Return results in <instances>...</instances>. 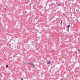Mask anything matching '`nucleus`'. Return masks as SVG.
Wrapping results in <instances>:
<instances>
[{
	"instance_id": "f03ea898",
	"label": "nucleus",
	"mask_w": 80,
	"mask_h": 80,
	"mask_svg": "<svg viewBox=\"0 0 80 80\" xmlns=\"http://www.w3.org/2000/svg\"><path fill=\"white\" fill-rule=\"evenodd\" d=\"M47 64H50V61H49L48 62H47Z\"/></svg>"
},
{
	"instance_id": "f257e3e1",
	"label": "nucleus",
	"mask_w": 80,
	"mask_h": 80,
	"mask_svg": "<svg viewBox=\"0 0 80 80\" xmlns=\"http://www.w3.org/2000/svg\"><path fill=\"white\" fill-rule=\"evenodd\" d=\"M31 65H32V67H35V66L34 65V64H33V63H31Z\"/></svg>"
},
{
	"instance_id": "6e6552de",
	"label": "nucleus",
	"mask_w": 80,
	"mask_h": 80,
	"mask_svg": "<svg viewBox=\"0 0 80 80\" xmlns=\"http://www.w3.org/2000/svg\"><path fill=\"white\" fill-rule=\"evenodd\" d=\"M62 21H61V24H62Z\"/></svg>"
},
{
	"instance_id": "39448f33",
	"label": "nucleus",
	"mask_w": 80,
	"mask_h": 80,
	"mask_svg": "<svg viewBox=\"0 0 80 80\" xmlns=\"http://www.w3.org/2000/svg\"><path fill=\"white\" fill-rule=\"evenodd\" d=\"M37 24H38V25H39V22H37Z\"/></svg>"
},
{
	"instance_id": "9d476101",
	"label": "nucleus",
	"mask_w": 80,
	"mask_h": 80,
	"mask_svg": "<svg viewBox=\"0 0 80 80\" xmlns=\"http://www.w3.org/2000/svg\"><path fill=\"white\" fill-rule=\"evenodd\" d=\"M29 64H31L30 62H29Z\"/></svg>"
},
{
	"instance_id": "7ed1b4c3",
	"label": "nucleus",
	"mask_w": 80,
	"mask_h": 80,
	"mask_svg": "<svg viewBox=\"0 0 80 80\" xmlns=\"http://www.w3.org/2000/svg\"><path fill=\"white\" fill-rule=\"evenodd\" d=\"M70 26V25L69 24L67 26V28H69Z\"/></svg>"
},
{
	"instance_id": "1a4fd4ad",
	"label": "nucleus",
	"mask_w": 80,
	"mask_h": 80,
	"mask_svg": "<svg viewBox=\"0 0 80 80\" xmlns=\"http://www.w3.org/2000/svg\"><path fill=\"white\" fill-rule=\"evenodd\" d=\"M78 52H80V49H78Z\"/></svg>"
},
{
	"instance_id": "0eeeda50",
	"label": "nucleus",
	"mask_w": 80,
	"mask_h": 80,
	"mask_svg": "<svg viewBox=\"0 0 80 80\" xmlns=\"http://www.w3.org/2000/svg\"><path fill=\"white\" fill-rule=\"evenodd\" d=\"M63 15H64V16H65V13H63Z\"/></svg>"
},
{
	"instance_id": "20e7f679",
	"label": "nucleus",
	"mask_w": 80,
	"mask_h": 80,
	"mask_svg": "<svg viewBox=\"0 0 80 80\" xmlns=\"http://www.w3.org/2000/svg\"><path fill=\"white\" fill-rule=\"evenodd\" d=\"M8 67V65H6V68H7Z\"/></svg>"
},
{
	"instance_id": "423d86ee",
	"label": "nucleus",
	"mask_w": 80,
	"mask_h": 80,
	"mask_svg": "<svg viewBox=\"0 0 80 80\" xmlns=\"http://www.w3.org/2000/svg\"><path fill=\"white\" fill-rule=\"evenodd\" d=\"M21 80H23V78H21Z\"/></svg>"
}]
</instances>
